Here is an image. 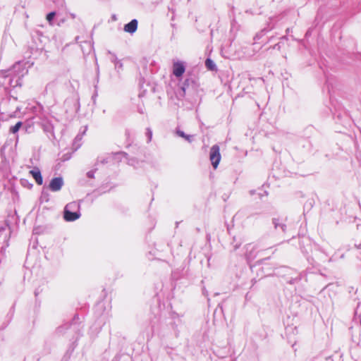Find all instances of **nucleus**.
I'll return each mask as SVG.
<instances>
[{
  "instance_id": "1",
  "label": "nucleus",
  "mask_w": 361,
  "mask_h": 361,
  "mask_svg": "<svg viewBox=\"0 0 361 361\" xmlns=\"http://www.w3.org/2000/svg\"><path fill=\"white\" fill-rule=\"evenodd\" d=\"M79 207V204L75 202H73L69 204H68L64 209V219L67 221H75L80 216V214L78 212H71V210L77 209Z\"/></svg>"
},
{
  "instance_id": "2",
  "label": "nucleus",
  "mask_w": 361,
  "mask_h": 361,
  "mask_svg": "<svg viewBox=\"0 0 361 361\" xmlns=\"http://www.w3.org/2000/svg\"><path fill=\"white\" fill-rule=\"evenodd\" d=\"M221 158L219 147L216 145H213L210 149L209 159L214 169L217 168Z\"/></svg>"
},
{
  "instance_id": "3",
  "label": "nucleus",
  "mask_w": 361,
  "mask_h": 361,
  "mask_svg": "<svg viewBox=\"0 0 361 361\" xmlns=\"http://www.w3.org/2000/svg\"><path fill=\"white\" fill-rule=\"evenodd\" d=\"M63 185V180L61 177L53 178L49 183V188L52 192L59 191Z\"/></svg>"
},
{
  "instance_id": "4",
  "label": "nucleus",
  "mask_w": 361,
  "mask_h": 361,
  "mask_svg": "<svg viewBox=\"0 0 361 361\" xmlns=\"http://www.w3.org/2000/svg\"><path fill=\"white\" fill-rule=\"evenodd\" d=\"M185 71V66L183 62L176 61L173 63V73L177 77L180 78L183 75Z\"/></svg>"
},
{
  "instance_id": "5",
  "label": "nucleus",
  "mask_w": 361,
  "mask_h": 361,
  "mask_svg": "<svg viewBox=\"0 0 361 361\" xmlns=\"http://www.w3.org/2000/svg\"><path fill=\"white\" fill-rule=\"evenodd\" d=\"M29 173L33 177V178L35 180L36 183L38 185H42L43 179L40 170L38 168H34L33 169L30 170Z\"/></svg>"
},
{
  "instance_id": "6",
  "label": "nucleus",
  "mask_w": 361,
  "mask_h": 361,
  "mask_svg": "<svg viewBox=\"0 0 361 361\" xmlns=\"http://www.w3.org/2000/svg\"><path fill=\"white\" fill-rule=\"evenodd\" d=\"M137 28V21L135 19L132 20L130 23L124 26V30L129 33H134Z\"/></svg>"
},
{
  "instance_id": "7",
  "label": "nucleus",
  "mask_w": 361,
  "mask_h": 361,
  "mask_svg": "<svg viewBox=\"0 0 361 361\" xmlns=\"http://www.w3.org/2000/svg\"><path fill=\"white\" fill-rule=\"evenodd\" d=\"M205 66L207 68L209 71H216V66L215 63L210 59H207L205 61Z\"/></svg>"
},
{
  "instance_id": "8",
  "label": "nucleus",
  "mask_w": 361,
  "mask_h": 361,
  "mask_svg": "<svg viewBox=\"0 0 361 361\" xmlns=\"http://www.w3.org/2000/svg\"><path fill=\"white\" fill-rule=\"evenodd\" d=\"M273 223L274 224L275 228L276 229H281L283 231H285L286 230V225L283 223L279 222V219H274L273 220Z\"/></svg>"
},
{
  "instance_id": "9",
  "label": "nucleus",
  "mask_w": 361,
  "mask_h": 361,
  "mask_svg": "<svg viewBox=\"0 0 361 361\" xmlns=\"http://www.w3.org/2000/svg\"><path fill=\"white\" fill-rule=\"evenodd\" d=\"M22 122H18L15 126L10 128V132L12 133H16L22 126Z\"/></svg>"
},
{
  "instance_id": "10",
  "label": "nucleus",
  "mask_w": 361,
  "mask_h": 361,
  "mask_svg": "<svg viewBox=\"0 0 361 361\" xmlns=\"http://www.w3.org/2000/svg\"><path fill=\"white\" fill-rule=\"evenodd\" d=\"M55 15H56L55 12H51L47 14V20H48V22L49 23L50 25H52V20H53Z\"/></svg>"
},
{
  "instance_id": "11",
  "label": "nucleus",
  "mask_w": 361,
  "mask_h": 361,
  "mask_svg": "<svg viewBox=\"0 0 361 361\" xmlns=\"http://www.w3.org/2000/svg\"><path fill=\"white\" fill-rule=\"evenodd\" d=\"M20 67H21V64H20V63H19V62H18V63H16L13 66V71H14V72H16V71H17V70L20 69Z\"/></svg>"
},
{
  "instance_id": "12",
  "label": "nucleus",
  "mask_w": 361,
  "mask_h": 361,
  "mask_svg": "<svg viewBox=\"0 0 361 361\" xmlns=\"http://www.w3.org/2000/svg\"><path fill=\"white\" fill-rule=\"evenodd\" d=\"M176 133H177V135H178V136H180V137H183V138H185V136L187 135H185V134L184 133V132H183V131H181V130H177Z\"/></svg>"
},
{
  "instance_id": "13",
  "label": "nucleus",
  "mask_w": 361,
  "mask_h": 361,
  "mask_svg": "<svg viewBox=\"0 0 361 361\" xmlns=\"http://www.w3.org/2000/svg\"><path fill=\"white\" fill-rule=\"evenodd\" d=\"M187 141H188L189 142H192V136L191 135H186L185 136V138Z\"/></svg>"
},
{
  "instance_id": "14",
  "label": "nucleus",
  "mask_w": 361,
  "mask_h": 361,
  "mask_svg": "<svg viewBox=\"0 0 361 361\" xmlns=\"http://www.w3.org/2000/svg\"><path fill=\"white\" fill-rule=\"evenodd\" d=\"M147 134H148V137H149V141L151 140V138H152V131L150 130V129H147Z\"/></svg>"
},
{
  "instance_id": "15",
  "label": "nucleus",
  "mask_w": 361,
  "mask_h": 361,
  "mask_svg": "<svg viewBox=\"0 0 361 361\" xmlns=\"http://www.w3.org/2000/svg\"><path fill=\"white\" fill-rule=\"evenodd\" d=\"M87 176H88V177H90V178H92V173H91V172H88V173H87Z\"/></svg>"
}]
</instances>
